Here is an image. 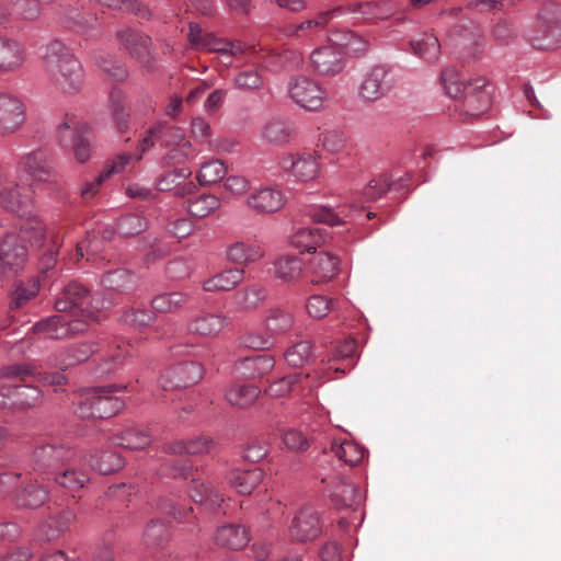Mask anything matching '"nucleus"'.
Here are the masks:
<instances>
[{"label": "nucleus", "instance_id": "41", "mask_svg": "<svg viewBox=\"0 0 561 561\" xmlns=\"http://www.w3.org/2000/svg\"><path fill=\"white\" fill-rule=\"evenodd\" d=\"M409 179L401 178L397 182L390 183L387 175L381 174L371 179L363 191L364 202H371L382 197L386 192L394 190L399 191L401 187L408 185Z\"/></svg>", "mask_w": 561, "mask_h": 561}, {"label": "nucleus", "instance_id": "60", "mask_svg": "<svg viewBox=\"0 0 561 561\" xmlns=\"http://www.w3.org/2000/svg\"><path fill=\"white\" fill-rule=\"evenodd\" d=\"M93 352V346L85 342L71 345L67 347L62 353L60 364L64 366V368L75 366L87 360Z\"/></svg>", "mask_w": 561, "mask_h": 561}, {"label": "nucleus", "instance_id": "57", "mask_svg": "<svg viewBox=\"0 0 561 561\" xmlns=\"http://www.w3.org/2000/svg\"><path fill=\"white\" fill-rule=\"evenodd\" d=\"M440 80L446 94L453 99H462L466 92V81L460 79L458 71L454 67L445 68L442 71Z\"/></svg>", "mask_w": 561, "mask_h": 561}, {"label": "nucleus", "instance_id": "32", "mask_svg": "<svg viewBox=\"0 0 561 561\" xmlns=\"http://www.w3.org/2000/svg\"><path fill=\"white\" fill-rule=\"evenodd\" d=\"M49 499V490L46 485L30 481L15 495V504L20 507L36 510L43 506Z\"/></svg>", "mask_w": 561, "mask_h": 561}, {"label": "nucleus", "instance_id": "5", "mask_svg": "<svg viewBox=\"0 0 561 561\" xmlns=\"http://www.w3.org/2000/svg\"><path fill=\"white\" fill-rule=\"evenodd\" d=\"M360 38L354 33L345 32V41L337 45H325L318 47L310 54V65L317 75L321 77H334L341 73L346 67V57L343 47L356 50V43Z\"/></svg>", "mask_w": 561, "mask_h": 561}, {"label": "nucleus", "instance_id": "51", "mask_svg": "<svg viewBox=\"0 0 561 561\" xmlns=\"http://www.w3.org/2000/svg\"><path fill=\"white\" fill-rule=\"evenodd\" d=\"M354 12L360 13L370 21L386 20L396 12V7L390 1L357 3Z\"/></svg>", "mask_w": 561, "mask_h": 561}, {"label": "nucleus", "instance_id": "22", "mask_svg": "<svg viewBox=\"0 0 561 561\" xmlns=\"http://www.w3.org/2000/svg\"><path fill=\"white\" fill-rule=\"evenodd\" d=\"M488 85V79L482 76L466 81V92H463L461 100L470 115L478 116L490 106L491 95L486 90Z\"/></svg>", "mask_w": 561, "mask_h": 561}, {"label": "nucleus", "instance_id": "44", "mask_svg": "<svg viewBox=\"0 0 561 561\" xmlns=\"http://www.w3.org/2000/svg\"><path fill=\"white\" fill-rule=\"evenodd\" d=\"M90 466L101 474H110L122 469L125 461L115 450H102L90 456Z\"/></svg>", "mask_w": 561, "mask_h": 561}, {"label": "nucleus", "instance_id": "25", "mask_svg": "<svg viewBox=\"0 0 561 561\" xmlns=\"http://www.w3.org/2000/svg\"><path fill=\"white\" fill-rule=\"evenodd\" d=\"M214 542L225 549L241 550L250 542V531L241 524H226L217 528Z\"/></svg>", "mask_w": 561, "mask_h": 561}, {"label": "nucleus", "instance_id": "43", "mask_svg": "<svg viewBox=\"0 0 561 561\" xmlns=\"http://www.w3.org/2000/svg\"><path fill=\"white\" fill-rule=\"evenodd\" d=\"M294 325V316L280 308H273L264 320V330L272 340L287 333Z\"/></svg>", "mask_w": 561, "mask_h": 561}, {"label": "nucleus", "instance_id": "31", "mask_svg": "<svg viewBox=\"0 0 561 561\" xmlns=\"http://www.w3.org/2000/svg\"><path fill=\"white\" fill-rule=\"evenodd\" d=\"M266 298V287L255 283L236 291L233 295V305L239 311H254L264 304Z\"/></svg>", "mask_w": 561, "mask_h": 561}, {"label": "nucleus", "instance_id": "42", "mask_svg": "<svg viewBox=\"0 0 561 561\" xmlns=\"http://www.w3.org/2000/svg\"><path fill=\"white\" fill-rule=\"evenodd\" d=\"M261 394V389L254 385H233L225 392L227 402L237 408H247L253 404Z\"/></svg>", "mask_w": 561, "mask_h": 561}, {"label": "nucleus", "instance_id": "11", "mask_svg": "<svg viewBox=\"0 0 561 561\" xmlns=\"http://www.w3.org/2000/svg\"><path fill=\"white\" fill-rule=\"evenodd\" d=\"M26 245L19 241L16 231H9L0 241V271L5 277L16 275L26 262Z\"/></svg>", "mask_w": 561, "mask_h": 561}, {"label": "nucleus", "instance_id": "56", "mask_svg": "<svg viewBox=\"0 0 561 561\" xmlns=\"http://www.w3.org/2000/svg\"><path fill=\"white\" fill-rule=\"evenodd\" d=\"M187 39L192 47L202 50H214V46L218 38L211 33H205L201 25L196 22L188 23Z\"/></svg>", "mask_w": 561, "mask_h": 561}, {"label": "nucleus", "instance_id": "38", "mask_svg": "<svg viewBox=\"0 0 561 561\" xmlns=\"http://www.w3.org/2000/svg\"><path fill=\"white\" fill-rule=\"evenodd\" d=\"M227 260L240 265L259 261L263 256L261 247L253 242L236 241L226 251Z\"/></svg>", "mask_w": 561, "mask_h": 561}, {"label": "nucleus", "instance_id": "46", "mask_svg": "<svg viewBox=\"0 0 561 561\" xmlns=\"http://www.w3.org/2000/svg\"><path fill=\"white\" fill-rule=\"evenodd\" d=\"M191 499L196 503L204 505L209 511H216L224 502L222 495L204 483H198L193 479L188 490Z\"/></svg>", "mask_w": 561, "mask_h": 561}, {"label": "nucleus", "instance_id": "62", "mask_svg": "<svg viewBox=\"0 0 561 561\" xmlns=\"http://www.w3.org/2000/svg\"><path fill=\"white\" fill-rule=\"evenodd\" d=\"M175 134L180 137V141L170 149L165 156L168 163L180 164L192 159L195 156L192 144L182 137V130L175 129Z\"/></svg>", "mask_w": 561, "mask_h": 561}, {"label": "nucleus", "instance_id": "40", "mask_svg": "<svg viewBox=\"0 0 561 561\" xmlns=\"http://www.w3.org/2000/svg\"><path fill=\"white\" fill-rule=\"evenodd\" d=\"M276 278L284 283L299 280L304 273L302 261L295 255H282L274 262Z\"/></svg>", "mask_w": 561, "mask_h": 561}, {"label": "nucleus", "instance_id": "15", "mask_svg": "<svg viewBox=\"0 0 561 561\" xmlns=\"http://www.w3.org/2000/svg\"><path fill=\"white\" fill-rule=\"evenodd\" d=\"M20 167L33 182H49L55 178L54 156L47 149H36L20 158Z\"/></svg>", "mask_w": 561, "mask_h": 561}, {"label": "nucleus", "instance_id": "17", "mask_svg": "<svg viewBox=\"0 0 561 561\" xmlns=\"http://www.w3.org/2000/svg\"><path fill=\"white\" fill-rule=\"evenodd\" d=\"M322 531L319 513L310 506L302 507L293 518L289 535L293 540L306 542L314 540Z\"/></svg>", "mask_w": 561, "mask_h": 561}, {"label": "nucleus", "instance_id": "52", "mask_svg": "<svg viewBox=\"0 0 561 561\" xmlns=\"http://www.w3.org/2000/svg\"><path fill=\"white\" fill-rule=\"evenodd\" d=\"M220 207V201L211 194H203L187 201V211L192 217L205 218Z\"/></svg>", "mask_w": 561, "mask_h": 561}, {"label": "nucleus", "instance_id": "53", "mask_svg": "<svg viewBox=\"0 0 561 561\" xmlns=\"http://www.w3.org/2000/svg\"><path fill=\"white\" fill-rule=\"evenodd\" d=\"M157 317L152 310L146 308H129L122 314V321L139 331L152 325Z\"/></svg>", "mask_w": 561, "mask_h": 561}, {"label": "nucleus", "instance_id": "49", "mask_svg": "<svg viewBox=\"0 0 561 561\" xmlns=\"http://www.w3.org/2000/svg\"><path fill=\"white\" fill-rule=\"evenodd\" d=\"M413 53L427 61H435L440 51L438 38L432 33H424L410 42Z\"/></svg>", "mask_w": 561, "mask_h": 561}, {"label": "nucleus", "instance_id": "19", "mask_svg": "<svg viewBox=\"0 0 561 561\" xmlns=\"http://www.w3.org/2000/svg\"><path fill=\"white\" fill-rule=\"evenodd\" d=\"M228 325V319L222 312L201 311L191 317L186 330L193 335L215 337Z\"/></svg>", "mask_w": 561, "mask_h": 561}, {"label": "nucleus", "instance_id": "45", "mask_svg": "<svg viewBox=\"0 0 561 561\" xmlns=\"http://www.w3.org/2000/svg\"><path fill=\"white\" fill-rule=\"evenodd\" d=\"M114 444L130 450H140L149 446L150 434L139 427H128L113 437Z\"/></svg>", "mask_w": 561, "mask_h": 561}, {"label": "nucleus", "instance_id": "37", "mask_svg": "<svg viewBox=\"0 0 561 561\" xmlns=\"http://www.w3.org/2000/svg\"><path fill=\"white\" fill-rule=\"evenodd\" d=\"M294 134L293 124L282 118H271L262 127V138L272 145L287 144Z\"/></svg>", "mask_w": 561, "mask_h": 561}, {"label": "nucleus", "instance_id": "7", "mask_svg": "<svg viewBox=\"0 0 561 561\" xmlns=\"http://www.w3.org/2000/svg\"><path fill=\"white\" fill-rule=\"evenodd\" d=\"M76 449L57 443H47L37 446L31 455V468L33 471L45 474L48 478L66 461L75 459Z\"/></svg>", "mask_w": 561, "mask_h": 561}, {"label": "nucleus", "instance_id": "6", "mask_svg": "<svg viewBox=\"0 0 561 561\" xmlns=\"http://www.w3.org/2000/svg\"><path fill=\"white\" fill-rule=\"evenodd\" d=\"M530 42L537 49L550 50L561 46V7L549 2L536 16V32Z\"/></svg>", "mask_w": 561, "mask_h": 561}, {"label": "nucleus", "instance_id": "23", "mask_svg": "<svg viewBox=\"0 0 561 561\" xmlns=\"http://www.w3.org/2000/svg\"><path fill=\"white\" fill-rule=\"evenodd\" d=\"M81 458L76 451L75 459L66 461L61 468L58 469L50 479L60 488L67 490L70 493L81 490L89 481V477L85 471L80 468Z\"/></svg>", "mask_w": 561, "mask_h": 561}, {"label": "nucleus", "instance_id": "9", "mask_svg": "<svg viewBox=\"0 0 561 561\" xmlns=\"http://www.w3.org/2000/svg\"><path fill=\"white\" fill-rule=\"evenodd\" d=\"M290 99L308 111H320L328 100L327 91L313 79L306 76L293 77L288 82Z\"/></svg>", "mask_w": 561, "mask_h": 561}, {"label": "nucleus", "instance_id": "34", "mask_svg": "<svg viewBox=\"0 0 561 561\" xmlns=\"http://www.w3.org/2000/svg\"><path fill=\"white\" fill-rule=\"evenodd\" d=\"M327 232L319 227H301L291 236V244L301 252L316 251L325 243Z\"/></svg>", "mask_w": 561, "mask_h": 561}, {"label": "nucleus", "instance_id": "64", "mask_svg": "<svg viewBox=\"0 0 561 561\" xmlns=\"http://www.w3.org/2000/svg\"><path fill=\"white\" fill-rule=\"evenodd\" d=\"M9 7L10 15L22 20H34L41 11L38 0H9Z\"/></svg>", "mask_w": 561, "mask_h": 561}, {"label": "nucleus", "instance_id": "30", "mask_svg": "<svg viewBox=\"0 0 561 561\" xmlns=\"http://www.w3.org/2000/svg\"><path fill=\"white\" fill-rule=\"evenodd\" d=\"M312 283L320 284L331 280L340 268V259L329 252H320L310 261Z\"/></svg>", "mask_w": 561, "mask_h": 561}, {"label": "nucleus", "instance_id": "47", "mask_svg": "<svg viewBox=\"0 0 561 561\" xmlns=\"http://www.w3.org/2000/svg\"><path fill=\"white\" fill-rule=\"evenodd\" d=\"M332 501L341 508L356 510L362 502L358 489L351 482L342 480L331 493Z\"/></svg>", "mask_w": 561, "mask_h": 561}, {"label": "nucleus", "instance_id": "28", "mask_svg": "<svg viewBox=\"0 0 561 561\" xmlns=\"http://www.w3.org/2000/svg\"><path fill=\"white\" fill-rule=\"evenodd\" d=\"M262 68L272 71H289L295 70L302 64V55L294 50H267L264 51L260 59Z\"/></svg>", "mask_w": 561, "mask_h": 561}, {"label": "nucleus", "instance_id": "29", "mask_svg": "<svg viewBox=\"0 0 561 561\" xmlns=\"http://www.w3.org/2000/svg\"><path fill=\"white\" fill-rule=\"evenodd\" d=\"M25 53L22 46L12 39L0 37V73H12L22 69Z\"/></svg>", "mask_w": 561, "mask_h": 561}, {"label": "nucleus", "instance_id": "48", "mask_svg": "<svg viewBox=\"0 0 561 561\" xmlns=\"http://www.w3.org/2000/svg\"><path fill=\"white\" fill-rule=\"evenodd\" d=\"M190 298V295L183 291L162 293L152 297L151 307L160 313L174 312L183 307Z\"/></svg>", "mask_w": 561, "mask_h": 561}, {"label": "nucleus", "instance_id": "27", "mask_svg": "<svg viewBox=\"0 0 561 561\" xmlns=\"http://www.w3.org/2000/svg\"><path fill=\"white\" fill-rule=\"evenodd\" d=\"M333 12H322L316 18L304 21L299 24L289 23L283 26L282 34L287 38H294L301 42L311 41L316 33L324 28Z\"/></svg>", "mask_w": 561, "mask_h": 561}, {"label": "nucleus", "instance_id": "58", "mask_svg": "<svg viewBox=\"0 0 561 561\" xmlns=\"http://www.w3.org/2000/svg\"><path fill=\"white\" fill-rule=\"evenodd\" d=\"M148 227L147 219L139 214H126L117 221V232L123 237H133Z\"/></svg>", "mask_w": 561, "mask_h": 561}, {"label": "nucleus", "instance_id": "36", "mask_svg": "<svg viewBox=\"0 0 561 561\" xmlns=\"http://www.w3.org/2000/svg\"><path fill=\"white\" fill-rule=\"evenodd\" d=\"M264 473L261 468L233 470L229 474V484L239 494L248 495L262 482Z\"/></svg>", "mask_w": 561, "mask_h": 561}, {"label": "nucleus", "instance_id": "55", "mask_svg": "<svg viewBox=\"0 0 561 561\" xmlns=\"http://www.w3.org/2000/svg\"><path fill=\"white\" fill-rule=\"evenodd\" d=\"M126 94L122 89L115 88L111 91V111L119 131H125L128 127L129 114L125 108Z\"/></svg>", "mask_w": 561, "mask_h": 561}, {"label": "nucleus", "instance_id": "61", "mask_svg": "<svg viewBox=\"0 0 561 561\" xmlns=\"http://www.w3.org/2000/svg\"><path fill=\"white\" fill-rule=\"evenodd\" d=\"M96 66L116 81H124L128 77V70L117 59L107 55H96L94 57Z\"/></svg>", "mask_w": 561, "mask_h": 561}, {"label": "nucleus", "instance_id": "35", "mask_svg": "<svg viewBox=\"0 0 561 561\" xmlns=\"http://www.w3.org/2000/svg\"><path fill=\"white\" fill-rule=\"evenodd\" d=\"M214 439L206 435H198L187 439H179L168 445V451L174 455H202L209 453L214 447Z\"/></svg>", "mask_w": 561, "mask_h": 561}, {"label": "nucleus", "instance_id": "3", "mask_svg": "<svg viewBox=\"0 0 561 561\" xmlns=\"http://www.w3.org/2000/svg\"><path fill=\"white\" fill-rule=\"evenodd\" d=\"M43 69L54 87L65 95L78 94L84 83V68L66 43L53 39L45 46Z\"/></svg>", "mask_w": 561, "mask_h": 561}, {"label": "nucleus", "instance_id": "20", "mask_svg": "<svg viewBox=\"0 0 561 561\" xmlns=\"http://www.w3.org/2000/svg\"><path fill=\"white\" fill-rule=\"evenodd\" d=\"M392 88V80L385 66L373 67L363 78L359 96L365 101H376L386 95Z\"/></svg>", "mask_w": 561, "mask_h": 561}, {"label": "nucleus", "instance_id": "33", "mask_svg": "<svg viewBox=\"0 0 561 561\" xmlns=\"http://www.w3.org/2000/svg\"><path fill=\"white\" fill-rule=\"evenodd\" d=\"M244 278V271L240 268H227L214 274L202 283L205 291H228L238 286Z\"/></svg>", "mask_w": 561, "mask_h": 561}, {"label": "nucleus", "instance_id": "8", "mask_svg": "<svg viewBox=\"0 0 561 561\" xmlns=\"http://www.w3.org/2000/svg\"><path fill=\"white\" fill-rule=\"evenodd\" d=\"M115 38L121 47L145 68H154V47L150 36L139 30L128 26L119 28Z\"/></svg>", "mask_w": 561, "mask_h": 561}, {"label": "nucleus", "instance_id": "39", "mask_svg": "<svg viewBox=\"0 0 561 561\" xmlns=\"http://www.w3.org/2000/svg\"><path fill=\"white\" fill-rule=\"evenodd\" d=\"M331 451L348 466L359 465L366 455V449L348 439H333Z\"/></svg>", "mask_w": 561, "mask_h": 561}, {"label": "nucleus", "instance_id": "16", "mask_svg": "<svg viewBox=\"0 0 561 561\" xmlns=\"http://www.w3.org/2000/svg\"><path fill=\"white\" fill-rule=\"evenodd\" d=\"M279 168L298 182H309L318 178L320 163L311 153H288L280 158Z\"/></svg>", "mask_w": 561, "mask_h": 561}, {"label": "nucleus", "instance_id": "63", "mask_svg": "<svg viewBox=\"0 0 561 561\" xmlns=\"http://www.w3.org/2000/svg\"><path fill=\"white\" fill-rule=\"evenodd\" d=\"M169 538V527L162 519H152L145 528L144 541L148 547H157Z\"/></svg>", "mask_w": 561, "mask_h": 561}, {"label": "nucleus", "instance_id": "59", "mask_svg": "<svg viewBox=\"0 0 561 561\" xmlns=\"http://www.w3.org/2000/svg\"><path fill=\"white\" fill-rule=\"evenodd\" d=\"M289 366L301 367L312 357V344L309 341H300L288 347L284 354Z\"/></svg>", "mask_w": 561, "mask_h": 561}, {"label": "nucleus", "instance_id": "54", "mask_svg": "<svg viewBox=\"0 0 561 561\" xmlns=\"http://www.w3.org/2000/svg\"><path fill=\"white\" fill-rule=\"evenodd\" d=\"M227 173L224 161L213 159L203 163L197 173V181L202 185H211L219 182Z\"/></svg>", "mask_w": 561, "mask_h": 561}, {"label": "nucleus", "instance_id": "12", "mask_svg": "<svg viewBox=\"0 0 561 561\" xmlns=\"http://www.w3.org/2000/svg\"><path fill=\"white\" fill-rule=\"evenodd\" d=\"M204 376V368L197 362H183L167 368L159 378L163 390L185 388L197 383Z\"/></svg>", "mask_w": 561, "mask_h": 561}, {"label": "nucleus", "instance_id": "21", "mask_svg": "<svg viewBox=\"0 0 561 561\" xmlns=\"http://www.w3.org/2000/svg\"><path fill=\"white\" fill-rule=\"evenodd\" d=\"M365 206L359 201L352 202L348 206L339 207V209L329 206H314L308 210V216L316 222L329 226H340L351 219H355V213L362 211Z\"/></svg>", "mask_w": 561, "mask_h": 561}, {"label": "nucleus", "instance_id": "2", "mask_svg": "<svg viewBox=\"0 0 561 561\" xmlns=\"http://www.w3.org/2000/svg\"><path fill=\"white\" fill-rule=\"evenodd\" d=\"M0 205L16 214L19 224V241L41 247L45 240V225L34 214V201L31 186L19 184L9 172L0 165Z\"/></svg>", "mask_w": 561, "mask_h": 561}, {"label": "nucleus", "instance_id": "50", "mask_svg": "<svg viewBox=\"0 0 561 561\" xmlns=\"http://www.w3.org/2000/svg\"><path fill=\"white\" fill-rule=\"evenodd\" d=\"M101 283L104 288L117 291L131 290L136 285L135 275L124 268H118L105 273L102 276Z\"/></svg>", "mask_w": 561, "mask_h": 561}, {"label": "nucleus", "instance_id": "18", "mask_svg": "<svg viewBox=\"0 0 561 561\" xmlns=\"http://www.w3.org/2000/svg\"><path fill=\"white\" fill-rule=\"evenodd\" d=\"M249 208L259 215L279 211L286 203L284 193L274 186H262L251 192L245 201Z\"/></svg>", "mask_w": 561, "mask_h": 561}, {"label": "nucleus", "instance_id": "13", "mask_svg": "<svg viewBox=\"0 0 561 561\" xmlns=\"http://www.w3.org/2000/svg\"><path fill=\"white\" fill-rule=\"evenodd\" d=\"M25 106L11 93H0V137L16 134L25 123Z\"/></svg>", "mask_w": 561, "mask_h": 561}, {"label": "nucleus", "instance_id": "26", "mask_svg": "<svg viewBox=\"0 0 561 561\" xmlns=\"http://www.w3.org/2000/svg\"><path fill=\"white\" fill-rule=\"evenodd\" d=\"M275 359L272 355L261 354L236 360L233 369L245 379L262 378L273 370Z\"/></svg>", "mask_w": 561, "mask_h": 561}, {"label": "nucleus", "instance_id": "14", "mask_svg": "<svg viewBox=\"0 0 561 561\" xmlns=\"http://www.w3.org/2000/svg\"><path fill=\"white\" fill-rule=\"evenodd\" d=\"M38 388L22 383L3 382L0 385V408L27 409L35 407L41 401Z\"/></svg>", "mask_w": 561, "mask_h": 561}, {"label": "nucleus", "instance_id": "10", "mask_svg": "<svg viewBox=\"0 0 561 561\" xmlns=\"http://www.w3.org/2000/svg\"><path fill=\"white\" fill-rule=\"evenodd\" d=\"M59 137L64 130L72 131L71 151L78 163H85L92 154L91 128L87 123L80 122L75 115H66L57 125Z\"/></svg>", "mask_w": 561, "mask_h": 561}, {"label": "nucleus", "instance_id": "1", "mask_svg": "<svg viewBox=\"0 0 561 561\" xmlns=\"http://www.w3.org/2000/svg\"><path fill=\"white\" fill-rule=\"evenodd\" d=\"M90 304L88 289L78 283H70L55 301L58 313L36 322L33 325V331L51 340L67 339L83 333L94 318V311L101 308L98 302L89 308Z\"/></svg>", "mask_w": 561, "mask_h": 561}, {"label": "nucleus", "instance_id": "4", "mask_svg": "<svg viewBox=\"0 0 561 561\" xmlns=\"http://www.w3.org/2000/svg\"><path fill=\"white\" fill-rule=\"evenodd\" d=\"M124 389L125 386L116 383L84 388L79 393L76 413L81 419L112 417L124 408V401L113 393Z\"/></svg>", "mask_w": 561, "mask_h": 561}, {"label": "nucleus", "instance_id": "24", "mask_svg": "<svg viewBox=\"0 0 561 561\" xmlns=\"http://www.w3.org/2000/svg\"><path fill=\"white\" fill-rule=\"evenodd\" d=\"M77 515L71 508L62 510L57 515L48 517L37 527L36 536L42 541H54L67 533Z\"/></svg>", "mask_w": 561, "mask_h": 561}]
</instances>
